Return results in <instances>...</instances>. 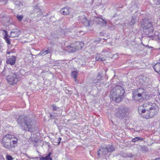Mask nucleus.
Wrapping results in <instances>:
<instances>
[{
	"instance_id": "nucleus-1",
	"label": "nucleus",
	"mask_w": 160,
	"mask_h": 160,
	"mask_svg": "<svg viewBox=\"0 0 160 160\" xmlns=\"http://www.w3.org/2000/svg\"><path fill=\"white\" fill-rule=\"evenodd\" d=\"M18 124L24 130L30 131L34 124V122L29 117L25 115H20L16 118Z\"/></svg>"
},
{
	"instance_id": "nucleus-2",
	"label": "nucleus",
	"mask_w": 160,
	"mask_h": 160,
	"mask_svg": "<svg viewBox=\"0 0 160 160\" xmlns=\"http://www.w3.org/2000/svg\"><path fill=\"white\" fill-rule=\"evenodd\" d=\"M125 92L123 88L120 86H118L111 90L110 92V95L113 100L117 102H119L124 98V94Z\"/></svg>"
},
{
	"instance_id": "nucleus-3",
	"label": "nucleus",
	"mask_w": 160,
	"mask_h": 160,
	"mask_svg": "<svg viewBox=\"0 0 160 160\" xmlns=\"http://www.w3.org/2000/svg\"><path fill=\"white\" fill-rule=\"evenodd\" d=\"M144 107L148 109L151 118H152L158 113V107L155 103L146 102L144 103Z\"/></svg>"
},
{
	"instance_id": "nucleus-4",
	"label": "nucleus",
	"mask_w": 160,
	"mask_h": 160,
	"mask_svg": "<svg viewBox=\"0 0 160 160\" xmlns=\"http://www.w3.org/2000/svg\"><path fill=\"white\" fill-rule=\"evenodd\" d=\"M141 26L146 34H149L153 32V27L152 24L146 19H143L141 23Z\"/></svg>"
},
{
	"instance_id": "nucleus-5",
	"label": "nucleus",
	"mask_w": 160,
	"mask_h": 160,
	"mask_svg": "<svg viewBox=\"0 0 160 160\" xmlns=\"http://www.w3.org/2000/svg\"><path fill=\"white\" fill-rule=\"evenodd\" d=\"M144 107V103L142 106H141L138 108V112L141 117L144 119H148L151 118L148 109Z\"/></svg>"
},
{
	"instance_id": "nucleus-6",
	"label": "nucleus",
	"mask_w": 160,
	"mask_h": 160,
	"mask_svg": "<svg viewBox=\"0 0 160 160\" xmlns=\"http://www.w3.org/2000/svg\"><path fill=\"white\" fill-rule=\"evenodd\" d=\"M128 110V108L126 107L118 108L116 109V116L120 119H122L126 116Z\"/></svg>"
},
{
	"instance_id": "nucleus-7",
	"label": "nucleus",
	"mask_w": 160,
	"mask_h": 160,
	"mask_svg": "<svg viewBox=\"0 0 160 160\" xmlns=\"http://www.w3.org/2000/svg\"><path fill=\"white\" fill-rule=\"evenodd\" d=\"M12 136L11 135L7 134L2 139L3 146L6 148L11 149V140Z\"/></svg>"
},
{
	"instance_id": "nucleus-8",
	"label": "nucleus",
	"mask_w": 160,
	"mask_h": 160,
	"mask_svg": "<svg viewBox=\"0 0 160 160\" xmlns=\"http://www.w3.org/2000/svg\"><path fill=\"white\" fill-rule=\"evenodd\" d=\"M20 80L16 73H11L7 77V80L10 85L15 84Z\"/></svg>"
},
{
	"instance_id": "nucleus-9",
	"label": "nucleus",
	"mask_w": 160,
	"mask_h": 160,
	"mask_svg": "<svg viewBox=\"0 0 160 160\" xmlns=\"http://www.w3.org/2000/svg\"><path fill=\"white\" fill-rule=\"evenodd\" d=\"M107 149L106 148H101L98 151V155L100 157H104L106 155H107L108 153Z\"/></svg>"
},
{
	"instance_id": "nucleus-10",
	"label": "nucleus",
	"mask_w": 160,
	"mask_h": 160,
	"mask_svg": "<svg viewBox=\"0 0 160 160\" xmlns=\"http://www.w3.org/2000/svg\"><path fill=\"white\" fill-rule=\"evenodd\" d=\"M95 22L98 24L102 26H105L107 24V22L102 18L96 17L95 19Z\"/></svg>"
},
{
	"instance_id": "nucleus-11",
	"label": "nucleus",
	"mask_w": 160,
	"mask_h": 160,
	"mask_svg": "<svg viewBox=\"0 0 160 160\" xmlns=\"http://www.w3.org/2000/svg\"><path fill=\"white\" fill-rule=\"evenodd\" d=\"M138 97L142 98V96L137 91H133L132 92V100L133 101H138L139 99L138 98Z\"/></svg>"
},
{
	"instance_id": "nucleus-12",
	"label": "nucleus",
	"mask_w": 160,
	"mask_h": 160,
	"mask_svg": "<svg viewBox=\"0 0 160 160\" xmlns=\"http://www.w3.org/2000/svg\"><path fill=\"white\" fill-rule=\"evenodd\" d=\"M65 50L69 53L74 52L76 51V49L75 48L74 46H68L66 47L65 48Z\"/></svg>"
},
{
	"instance_id": "nucleus-13",
	"label": "nucleus",
	"mask_w": 160,
	"mask_h": 160,
	"mask_svg": "<svg viewBox=\"0 0 160 160\" xmlns=\"http://www.w3.org/2000/svg\"><path fill=\"white\" fill-rule=\"evenodd\" d=\"M16 62V58L14 56H11L9 58L7 61V63L11 65H13L15 64Z\"/></svg>"
},
{
	"instance_id": "nucleus-14",
	"label": "nucleus",
	"mask_w": 160,
	"mask_h": 160,
	"mask_svg": "<svg viewBox=\"0 0 160 160\" xmlns=\"http://www.w3.org/2000/svg\"><path fill=\"white\" fill-rule=\"evenodd\" d=\"M84 46V44L82 42H77L76 45L74 46L75 48L76 49V51H79L81 50Z\"/></svg>"
},
{
	"instance_id": "nucleus-15",
	"label": "nucleus",
	"mask_w": 160,
	"mask_h": 160,
	"mask_svg": "<svg viewBox=\"0 0 160 160\" xmlns=\"http://www.w3.org/2000/svg\"><path fill=\"white\" fill-rule=\"evenodd\" d=\"M18 139L17 138H15L14 136H12V138L11 149L12 147H14L17 146V141Z\"/></svg>"
},
{
	"instance_id": "nucleus-16",
	"label": "nucleus",
	"mask_w": 160,
	"mask_h": 160,
	"mask_svg": "<svg viewBox=\"0 0 160 160\" xmlns=\"http://www.w3.org/2000/svg\"><path fill=\"white\" fill-rule=\"evenodd\" d=\"M138 93H140L142 96V98H144L148 94V92H146L145 90L142 88H139L137 91Z\"/></svg>"
},
{
	"instance_id": "nucleus-17",
	"label": "nucleus",
	"mask_w": 160,
	"mask_h": 160,
	"mask_svg": "<svg viewBox=\"0 0 160 160\" xmlns=\"http://www.w3.org/2000/svg\"><path fill=\"white\" fill-rule=\"evenodd\" d=\"M61 12H62V13L64 15H68L70 13V9L68 8H65L62 9Z\"/></svg>"
},
{
	"instance_id": "nucleus-18",
	"label": "nucleus",
	"mask_w": 160,
	"mask_h": 160,
	"mask_svg": "<svg viewBox=\"0 0 160 160\" xmlns=\"http://www.w3.org/2000/svg\"><path fill=\"white\" fill-rule=\"evenodd\" d=\"M20 34L19 31H11L10 33V37L12 38H15L18 37Z\"/></svg>"
},
{
	"instance_id": "nucleus-19",
	"label": "nucleus",
	"mask_w": 160,
	"mask_h": 160,
	"mask_svg": "<svg viewBox=\"0 0 160 160\" xmlns=\"http://www.w3.org/2000/svg\"><path fill=\"white\" fill-rule=\"evenodd\" d=\"M155 71L157 72L160 73V63L158 62L156 64L153 66Z\"/></svg>"
},
{
	"instance_id": "nucleus-20",
	"label": "nucleus",
	"mask_w": 160,
	"mask_h": 160,
	"mask_svg": "<svg viewBox=\"0 0 160 160\" xmlns=\"http://www.w3.org/2000/svg\"><path fill=\"white\" fill-rule=\"evenodd\" d=\"M82 21L86 26H89L90 25V22L85 17L82 19Z\"/></svg>"
},
{
	"instance_id": "nucleus-21",
	"label": "nucleus",
	"mask_w": 160,
	"mask_h": 160,
	"mask_svg": "<svg viewBox=\"0 0 160 160\" xmlns=\"http://www.w3.org/2000/svg\"><path fill=\"white\" fill-rule=\"evenodd\" d=\"M146 79V77H142L139 79V82L140 84L142 86L145 85L146 84V82L145 81Z\"/></svg>"
},
{
	"instance_id": "nucleus-22",
	"label": "nucleus",
	"mask_w": 160,
	"mask_h": 160,
	"mask_svg": "<svg viewBox=\"0 0 160 160\" xmlns=\"http://www.w3.org/2000/svg\"><path fill=\"white\" fill-rule=\"evenodd\" d=\"M14 4L17 8L21 7L23 5V4L20 0H14Z\"/></svg>"
},
{
	"instance_id": "nucleus-23",
	"label": "nucleus",
	"mask_w": 160,
	"mask_h": 160,
	"mask_svg": "<svg viewBox=\"0 0 160 160\" xmlns=\"http://www.w3.org/2000/svg\"><path fill=\"white\" fill-rule=\"evenodd\" d=\"M41 12V9L39 8L37 6L34 7L33 8V10L32 11L33 12H30L29 14L30 15L31 14H32L33 13H38V12Z\"/></svg>"
},
{
	"instance_id": "nucleus-24",
	"label": "nucleus",
	"mask_w": 160,
	"mask_h": 160,
	"mask_svg": "<svg viewBox=\"0 0 160 160\" xmlns=\"http://www.w3.org/2000/svg\"><path fill=\"white\" fill-rule=\"evenodd\" d=\"M51 153H49L48 155L45 157H42L40 158V160H52L50 158Z\"/></svg>"
},
{
	"instance_id": "nucleus-25",
	"label": "nucleus",
	"mask_w": 160,
	"mask_h": 160,
	"mask_svg": "<svg viewBox=\"0 0 160 160\" xmlns=\"http://www.w3.org/2000/svg\"><path fill=\"white\" fill-rule=\"evenodd\" d=\"M106 148L108 149V152H113L115 150L114 147L112 145H109L107 146Z\"/></svg>"
},
{
	"instance_id": "nucleus-26",
	"label": "nucleus",
	"mask_w": 160,
	"mask_h": 160,
	"mask_svg": "<svg viewBox=\"0 0 160 160\" xmlns=\"http://www.w3.org/2000/svg\"><path fill=\"white\" fill-rule=\"evenodd\" d=\"M136 18L135 17H132L131 20L129 23V24L131 26L133 25L136 23Z\"/></svg>"
},
{
	"instance_id": "nucleus-27",
	"label": "nucleus",
	"mask_w": 160,
	"mask_h": 160,
	"mask_svg": "<svg viewBox=\"0 0 160 160\" xmlns=\"http://www.w3.org/2000/svg\"><path fill=\"white\" fill-rule=\"evenodd\" d=\"M143 140V138L139 137H136L135 138L132 139V141L133 142H135L136 141H138L139 140L142 141Z\"/></svg>"
},
{
	"instance_id": "nucleus-28",
	"label": "nucleus",
	"mask_w": 160,
	"mask_h": 160,
	"mask_svg": "<svg viewBox=\"0 0 160 160\" xmlns=\"http://www.w3.org/2000/svg\"><path fill=\"white\" fill-rule=\"evenodd\" d=\"M45 48H46L45 51L47 54L51 53L52 52V49L51 47H47Z\"/></svg>"
},
{
	"instance_id": "nucleus-29",
	"label": "nucleus",
	"mask_w": 160,
	"mask_h": 160,
	"mask_svg": "<svg viewBox=\"0 0 160 160\" xmlns=\"http://www.w3.org/2000/svg\"><path fill=\"white\" fill-rule=\"evenodd\" d=\"M45 48H46L45 51L47 54L51 53L52 52V49L51 47H47Z\"/></svg>"
},
{
	"instance_id": "nucleus-30",
	"label": "nucleus",
	"mask_w": 160,
	"mask_h": 160,
	"mask_svg": "<svg viewBox=\"0 0 160 160\" xmlns=\"http://www.w3.org/2000/svg\"><path fill=\"white\" fill-rule=\"evenodd\" d=\"M45 48H46L45 51L47 54L51 53L52 52V49L51 47H47Z\"/></svg>"
},
{
	"instance_id": "nucleus-31",
	"label": "nucleus",
	"mask_w": 160,
	"mask_h": 160,
	"mask_svg": "<svg viewBox=\"0 0 160 160\" xmlns=\"http://www.w3.org/2000/svg\"><path fill=\"white\" fill-rule=\"evenodd\" d=\"M72 76L76 80V77L78 75V72L76 71L72 72L71 74Z\"/></svg>"
},
{
	"instance_id": "nucleus-32",
	"label": "nucleus",
	"mask_w": 160,
	"mask_h": 160,
	"mask_svg": "<svg viewBox=\"0 0 160 160\" xmlns=\"http://www.w3.org/2000/svg\"><path fill=\"white\" fill-rule=\"evenodd\" d=\"M45 49L46 48H44V49L41 50L39 54L41 55L44 56L47 54V53L46 51H45Z\"/></svg>"
},
{
	"instance_id": "nucleus-33",
	"label": "nucleus",
	"mask_w": 160,
	"mask_h": 160,
	"mask_svg": "<svg viewBox=\"0 0 160 160\" xmlns=\"http://www.w3.org/2000/svg\"><path fill=\"white\" fill-rule=\"evenodd\" d=\"M105 59L103 58H101L100 57L98 56L96 58V61H103Z\"/></svg>"
},
{
	"instance_id": "nucleus-34",
	"label": "nucleus",
	"mask_w": 160,
	"mask_h": 160,
	"mask_svg": "<svg viewBox=\"0 0 160 160\" xmlns=\"http://www.w3.org/2000/svg\"><path fill=\"white\" fill-rule=\"evenodd\" d=\"M102 78V77L101 76V75L99 74L97 77V78L96 79V80H97V81H96V82H100L101 79Z\"/></svg>"
},
{
	"instance_id": "nucleus-35",
	"label": "nucleus",
	"mask_w": 160,
	"mask_h": 160,
	"mask_svg": "<svg viewBox=\"0 0 160 160\" xmlns=\"http://www.w3.org/2000/svg\"><path fill=\"white\" fill-rule=\"evenodd\" d=\"M51 106L52 107V110L53 111H56L59 109V108L54 105V104L51 105Z\"/></svg>"
},
{
	"instance_id": "nucleus-36",
	"label": "nucleus",
	"mask_w": 160,
	"mask_h": 160,
	"mask_svg": "<svg viewBox=\"0 0 160 160\" xmlns=\"http://www.w3.org/2000/svg\"><path fill=\"white\" fill-rule=\"evenodd\" d=\"M4 39L8 44L9 45L10 44V40L9 38L7 37L6 36H5L4 37Z\"/></svg>"
},
{
	"instance_id": "nucleus-37",
	"label": "nucleus",
	"mask_w": 160,
	"mask_h": 160,
	"mask_svg": "<svg viewBox=\"0 0 160 160\" xmlns=\"http://www.w3.org/2000/svg\"><path fill=\"white\" fill-rule=\"evenodd\" d=\"M7 160H13V158L10 155H7L6 157Z\"/></svg>"
},
{
	"instance_id": "nucleus-38",
	"label": "nucleus",
	"mask_w": 160,
	"mask_h": 160,
	"mask_svg": "<svg viewBox=\"0 0 160 160\" xmlns=\"http://www.w3.org/2000/svg\"><path fill=\"white\" fill-rule=\"evenodd\" d=\"M17 17L19 21H21L23 18V16L22 15H17Z\"/></svg>"
},
{
	"instance_id": "nucleus-39",
	"label": "nucleus",
	"mask_w": 160,
	"mask_h": 160,
	"mask_svg": "<svg viewBox=\"0 0 160 160\" xmlns=\"http://www.w3.org/2000/svg\"><path fill=\"white\" fill-rule=\"evenodd\" d=\"M142 150L144 151H145L146 152L148 151V148L147 147H143L142 148Z\"/></svg>"
},
{
	"instance_id": "nucleus-40",
	"label": "nucleus",
	"mask_w": 160,
	"mask_h": 160,
	"mask_svg": "<svg viewBox=\"0 0 160 160\" xmlns=\"http://www.w3.org/2000/svg\"><path fill=\"white\" fill-rule=\"evenodd\" d=\"M61 138H59L58 139V145H59L60 143V141L61 140Z\"/></svg>"
},
{
	"instance_id": "nucleus-41",
	"label": "nucleus",
	"mask_w": 160,
	"mask_h": 160,
	"mask_svg": "<svg viewBox=\"0 0 160 160\" xmlns=\"http://www.w3.org/2000/svg\"><path fill=\"white\" fill-rule=\"evenodd\" d=\"M50 118H51L54 119L55 117V115H53L51 114H50Z\"/></svg>"
},
{
	"instance_id": "nucleus-42",
	"label": "nucleus",
	"mask_w": 160,
	"mask_h": 160,
	"mask_svg": "<svg viewBox=\"0 0 160 160\" xmlns=\"http://www.w3.org/2000/svg\"><path fill=\"white\" fill-rule=\"evenodd\" d=\"M100 38H98V39L95 40L94 41L96 42H100Z\"/></svg>"
},
{
	"instance_id": "nucleus-43",
	"label": "nucleus",
	"mask_w": 160,
	"mask_h": 160,
	"mask_svg": "<svg viewBox=\"0 0 160 160\" xmlns=\"http://www.w3.org/2000/svg\"><path fill=\"white\" fill-rule=\"evenodd\" d=\"M1 1H5V4H6V2H7V0H0Z\"/></svg>"
},
{
	"instance_id": "nucleus-44",
	"label": "nucleus",
	"mask_w": 160,
	"mask_h": 160,
	"mask_svg": "<svg viewBox=\"0 0 160 160\" xmlns=\"http://www.w3.org/2000/svg\"><path fill=\"white\" fill-rule=\"evenodd\" d=\"M7 54H10V51H7V52H6Z\"/></svg>"
},
{
	"instance_id": "nucleus-45",
	"label": "nucleus",
	"mask_w": 160,
	"mask_h": 160,
	"mask_svg": "<svg viewBox=\"0 0 160 160\" xmlns=\"http://www.w3.org/2000/svg\"><path fill=\"white\" fill-rule=\"evenodd\" d=\"M157 2L158 4H160V0H158Z\"/></svg>"
},
{
	"instance_id": "nucleus-46",
	"label": "nucleus",
	"mask_w": 160,
	"mask_h": 160,
	"mask_svg": "<svg viewBox=\"0 0 160 160\" xmlns=\"http://www.w3.org/2000/svg\"><path fill=\"white\" fill-rule=\"evenodd\" d=\"M2 46L1 45V43H0V49L1 48Z\"/></svg>"
},
{
	"instance_id": "nucleus-47",
	"label": "nucleus",
	"mask_w": 160,
	"mask_h": 160,
	"mask_svg": "<svg viewBox=\"0 0 160 160\" xmlns=\"http://www.w3.org/2000/svg\"><path fill=\"white\" fill-rule=\"evenodd\" d=\"M155 160H160V158H158L155 159Z\"/></svg>"
},
{
	"instance_id": "nucleus-48",
	"label": "nucleus",
	"mask_w": 160,
	"mask_h": 160,
	"mask_svg": "<svg viewBox=\"0 0 160 160\" xmlns=\"http://www.w3.org/2000/svg\"><path fill=\"white\" fill-rule=\"evenodd\" d=\"M133 156V155H131V156H128V157H132Z\"/></svg>"
},
{
	"instance_id": "nucleus-49",
	"label": "nucleus",
	"mask_w": 160,
	"mask_h": 160,
	"mask_svg": "<svg viewBox=\"0 0 160 160\" xmlns=\"http://www.w3.org/2000/svg\"><path fill=\"white\" fill-rule=\"evenodd\" d=\"M1 60L0 59V64H1Z\"/></svg>"
},
{
	"instance_id": "nucleus-50",
	"label": "nucleus",
	"mask_w": 160,
	"mask_h": 160,
	"mask_svg": "<svg viewBox=\"0 0 160 160\" xmlns=\"http://www.w3.org/2000/svg\"><path fill=\"white\" fill-rule=\"evenodd\" d=\"M2 159L3 160H4V159L3 158H2Z\"/></svg>"
},
{
	"instance_id": "nucleus-51",
	"label": "nucleus",
	"mask_w": 160,
	"mask_h": 160,
	"mask_svg": "<svg viewBox=\"0 0 160 160\" xmlns=\"http://www.w3.org/2000/svg\"><path fill=\"white\" fill-rule=\"evenodd\" d=\"M140 100H142V98H141L140 99Z\"/></svg>"
}]
</instances>
